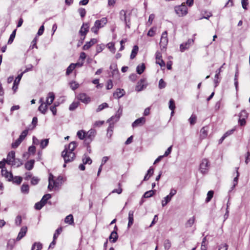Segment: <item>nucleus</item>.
<instances>
[{
    "label": "nucleus",
    "instance_id": "obj_1",
    "mask_svg": "<svg viewBox=\"0 0 250 250\" xmlns=\"http://www.w3.org/2000/svg\"><path fill=\"white\" fill-rule=\"evenodd\" d=\"M17 160L19 161V163L17 164V160L15 159V153L14 151H11L8 153L5 161L8 165L16 166L18 167L22 165L23 163L20 159H17Z\"/></svg>",
    "mask_w": 250,
    "mask_h": 250
},
{
    "label": "nucleus",
    "instance_id": "obj_2",
    "mask_svg": "<svg viewBox=\"0 0 250 250\" xmlns=\"http://www.w3.org/2000/svg\"><path fill=\"white\" fill-rule=\"evenodd\" d=\"M107 22V18L105 17L102 18L100 20H96L95 21L94 26L91 28V31L94 33L97 34L99 29L104 27Z\"/></svg>",
    "mask_w": 250,
    "mask_h": 250
},
{
    "label": "nucleus",
    "instance_id": "obj_3",
    "mask_svg": "<svg viewBox=\"0 0 250 250\" xmlns=\"http://www.w3.org/2000/svg\"><path fill=\"white\" fill-rule=\"evenodd\" d=\"M130 13H127L126 11L122 10L119 13L120 19L125 23L126 27L128 28L130 27Z\"/></svg>",
    "mask_w": 250,
    "mask_h": 250
},
{
    "label": "nucleus",
    "instance_id": "obj_4",
    "mask_svg": "<svg viewBox=\"0 0 250 250\" xmlns=\"http://www.w3.org/2000/svg\"><path fill=\"white\" fill-rule=\"evenodd\" d=\"M97 131L95 129L91 128L87 132H85V139L84 140V144H90L94 140Z\"/></svg>",
    "mask_w": 250,
    "mask_h": 250
},
{
    "label": "nucleus",
    "instance_id": "obj_5",
    "mask_svg": "<svg viewBox=\"0 0 250 250\" xmlns=\"http://www.w3.org/2000/svg\"><path fill=\"white\" fill-rule=\"evenodd\" d=\"M89 23H83L82 26L81 27V29L79 32V34L81 36V44H83L85 36L87 33L89 31Z\"/></svg>",
    "mask_w": 250,
    "mask_h": 250
},
{
    "label": "nucleus",
    "instance_id": "obj_6",
    "mask_svg": "<svg viewBox=\"0 0 250 250\" xmlns=\"http://www.w3.org/2000/svg\"><path fill=\"white\" fill-rule=\"evenodd\" d=\"M62 156L63 157L65 163H68L73 161L76 158V154L74 152H68L62 151Z\"/></svg>",
    "mask_w": 250,
    "mask_h": 250
},
{
    "label": "nucleus",
    "instance_id": "obj_7",
    "mask_svg": "<svg viewBox=\"0 0 250 250\" xmlns=\"http://www.w3.org/2000/svg\"><path fill=\"white\" fill-rule=\"evenodd\" d=\"M174 9L176 13L179 17L184 16L188 13V8L185 4H182L181 5L176 6Z\"/></svg>",
    "mask_w": 250,
    "mask_h": 250
},
{
    "label": "nucleus",
    "instance_id": "obj_8",
    "mask_svg": "<svg viewBox=\"0 0 250 250\" xmlns=\"http://www.w3.org/2000/svg\"><path fill=\"white\" fill-rule=\"evenodd\" d=\"M209 163L208 159H204L200 165V170L203 174L208 173L209 167Z\"/></svg>",
    "mask_w": 250,
    "mask_h": 250
},
{
    "label": "nucleus",
    "instance_id": "obj_9",
    "mask_svg": "<svg viewBox=\"0 0 250 250\" xmlns=\"http://www.w3.org/2000/svg\"><path fill=\"white\" fill-rule=\"evenodd\" d=\"M76 97L79 101L85 104H88L91 101L90 97L84 93H79Z\"/></svg>",
    "mask_w": 250,
    "mask_h": 250
},
{
    "label": "nucleus",
    "instance_id": "obj_10",
    "mask_svg": "<svg viewBox=\"0 0 250 250\" xmlns=\"http://www.w3.org/2000/svg\"><path fill=\"white\" fill-rule=\"evenodd\" d=\"M168 43V38L167 31H164L163 32L159 44L161 47L163 48H166Z\"/></svg>",
    "mask_w": 250,
    "mask_h": 250
},
{
    "label": "nucleus",
    "instance_id": "obj_11",
    "mask_svg": "<svg viewBox=\"0 0 250 250\" xmlns=\"http://www.w3.org/2000/svg\"><path fill=\"white\" fill-rule=\"evenodd\" d=\"M78 146V143L75 141L71 142L68 146H64V149L63 151H66L68 152H74L73 151Z\"/></svg>",
    "mask_w": 250,
    "mask_h": 250
},
{
    "label": "nucleus",
    "instance_id": "obj_12",
    "mask_svg": "<svg viewBox=\"0 0 250 250\" xmlns=\"http://www.w3.org/2000/svg\"><path fill=\"white\" fill-rule=\"evenodd\" d=\"M194 42V39H188L187 42L180 44V48L181 52L189 48V46Z\"/></svg>",
    "mask_w": 250,
    "mask_h": 250
},
{
    "label": "nucleus",
    "instance_id": "obj_13",
    "mask_svg": "<svg viewBox=\"0 0 250 250\" xmlns=\"http://www.w3.org/2000/svg\"><path fill=\"white\" fill-rule=\"evenodd\" d=\"M2 176H4L8 181H12L13 179V175L11 172H8L7 169H2L1 170Z\"/></svg>",
    "mask_w": 250,
    "mask_h": 250
},
{
    "label": "nucleus",
    "instance_id": "obj_14",
    "mask_svg": "<svg viewBox=\"0 0 250 250\" xmlns=\"http://www.w3.org/2000/svg\"><path fill=\"white\" fill-rule=\"evenodd\" d=\"M145 122L146 119L144 117L139 118L133 122L132 124V126L133 127H136L138 126L142 125L145 123Z\"/></svg>",
    "mask_w": 250,
    "mask_h": 250
},
{
    "label": "nucleus",
    "instance_id": "obj_15",
    "mask_svg": "<svg viewBox=\"0 0 250 250\" xmlns=\"http://www.w3.org/2000/svg\"><path fill=\"white\" fill-rule=\"evenodd\" d=\"M146 79L145 78L141 79L137 83L135 87V90L137 91H142L145 87L144 83L146 82Z\"/></svg>",
    "mask_w": 250,
    "mask_h": 250
},
{
    "label": "nucleus",
    "instance_id": "obj_16",
    "mask_svg": "<svg viewBox=\"0 0 250 250\" xmlns=\"http://www.w3.org/2000/svg\"><path fill=\"white\" fill-rule=\"evenodd\" d=\"M125 91L123 89L118 88L116 91L114 92L113 96L115 98L120 99L125 95Z\"/></svg>",
    "mask_w": 250,
    "mask_h": 250
},
{
    "label": "nucleus",
    "instance_id": "obj_17",
    "mask_svg": "<svg viewBox=\"0 0 250 250\" xmlns=\"http://www.w3.org/2000/svg\"><path fill=\"white\" fill-rule=\"evenodd\" d=\"M97 41L96 39H91L89 42H87L83 46V49L84 50H88L91 46L97 42Z\"/></svg>",
    "mask_w": 250,
    "mask_h": 250
},
{
    "label": "nucleus",
    "instance_id": "obj_18",
    "mask_svg": "<svg viewBox=\"0 0 250 250\" xmlns=\"http://www.w3.org/2000/svg\"><path fill=\"white\" fill-rule=\"evenodd\" d=\"M27 228L26 227H23L21 229V230L18 234V235L16 238L17 241H19L22 239L26 234L27 232Z\"/></svg>",
    "mask_w": 250,
    "mask_h": 250
},
{
    "label": "nucleus",
    "instance_id": "obj_19",
    "mask_svg": "<svg viewBox=\"0 0 250 250\" xmlns=\"http://www.w3.org/2000/svg\"><path fill=\"white\" fill-rule=\"evenodd\" d=\"M128 222L127 225V228H129L133 225L134 222V211L129 210L128 212Z\"/></svg>",
    "mask_w": 250,
    "mask_h": 250
},
{
    "label": "nucleus",
    "instance_id": "obj_20",
    "mask_svg": "<svg viewBox=\"0 0 250 250\" xmlns=\"http://www.w3.org/2000/svg\"><path fill=\"white\" fill-rule=\"evenodd\" d=\"M55 99V95L53 92H49L46 98V103L48 105H50Z\"/></svg>",
    "mask_w": 250,
    "mask_h": 250
},
{
    "label": "nucleus",
    "instance_id": "obj_21",
    "mask_svg": "<svg viewBox=\"0 0 250 250\" xmlns=\"http://www.w3.org/2000/svg\"><path fill=\"white\" fill-rule=\"evenodd\" d=\"M118 238V235L116 230H113L111 232L109 239L111 242L115 243Z\"/></svg>",
    "mask_w": 250,
    "mask_h": 250
},
{
    "label": "nucleus",
    "instance_id": "obj_22",
    "mask_svg": "<svg viewBox=\"0 0 250 250\" xmlns=\"http://www.w3.org/2000/svg\"><path fill=\"white\" fill-rule=\"evenodd\" d=\"M225 64V63H223V64L216 71V74L215 75V79L214 80V83H215V87H216L218 83H219V81H217L216 79L219 78V75H220L221 72L222 71V68H223V66Z\"/></svg>",
    "mask_w": 250,
    "mask_h": 250
},
{
    "label": "nucleus",
    "instance_id": "obj_23",
    "mask_svg": "<svg viewBox=\"0 0 250 250\" xmlns=\"http://www.w3.org/2000/svg\"><path fill=\"white\" fill-rule=\"evenodd\" d=\"M34 163L35 161L34 160H30L27 161L25 164V168L28 170L32 169L34 167Z\"/></svg>",
    "mask_w": 250,
    "mask_h": 250
},
{
    "label": "nucleus",
    "instance_id": "obj_24",
    "mask_svg": "<svg viewBox=\"0 0 250 250\" xmlns=\"http://www.w3.org/2000/svg\"><path fill=\"white\" fill-rule=\"evenodd\" d=\"M195 221V216L190 218L185 223V227L186 228H190L193 225Z\"/></svg>",
    "mask_w": 250,
    "mask_h": 250
},
{
    "label": "nucleus",
    "instance_id": "obj_25",
    "mask_svg": "<svg viewBox=\"0 0 250 250\" xmlns=\"http://www.w3.org/2000/svg\"><path fill=\"white\" fill-rule=\"evenodd\" d=\"M139 48L137 45H134L133 47V49L132 50L130 58V59H133L135 58L136 56L137 55L138 52Z\"/></svg>",
    "mask_w": 250,
    "mask_h": 250
},
{
    "label": "nucleus",
    "instance_id": "obj_26",
    "mask_svg": "<svg viewBox=\"0 0 250 250\" xmlns=\"http://www.w3.org/2000/svg\"><path fill=\"white\" fill-rule=\"evenodd\" d=\"M82 161L83 164L85 165L87 164L90 165L92 162L91 159L89 157H88L87 155L85 153L84 154L83 156Z\"/></svg>",
    "mask_w": 250,
    "mask_h": 250
},
{
    "label": "nucleus",
    "instance_id": "obj_27",
    "mask_svg": "<svg viewBox=\"0 0 250 250\" xmlns=\"http://www.w3.org/2000/svg\"><path fill=\"white\" fill-rule=\"evenodd\" d=\"M145 68V65L144 63H143L141 64V65H138L137 66L136 72L138 74L141 75L144 72Z\"/></svg>",
    "mask_w": 250,
    "mask_h": 250
},
{
    "label": "nucleus",
    "instance_id": "obj_28",
    "mask_svg": "<svg viewBox=\"0 0 250 250\" xmlns=\"http://www.w3.org/2000/svg\"><path fill=\"white\" fill-rule=\"evenodd\" d=\"M63 180V177L62 176H59L56 180H53V184L55 187H58L60 184L62 183Z\"/></svg>",
    "mask_w": 250,
    "mask_h": 250
},
{
    "label": "nucleus",
    "instance_id": "obj_29",
    "mask_svg": "<svg viewBox=\"0 0 250 250\" xmlns=\"http://www.w3.org/2000/svg\"><path fill=\"white\" fill-rule=\"evenodd\" d=\"M42 248V244L40 242H35L32 246L31 250H41Z\"/></svg>",
    "mask_w": 250,
    "mask_h": 250
},
{
    "label": "nucleus",
    "instance_id": "obj_30",
    "mask_svg": "<svg viewBox=\"0 0 250 250\" xmlns=\"http://www.w3.org/2000/svg\"><path fill=\"white\" fill-rule=\"evenodd\" d=\"M80 105V102L79 101H74L69 107V109L70 111H73L75 110Z\"/></svg>",
    "mask_w": 250,
    "mask_h": 250
},
{
    "label": "nucleus",
    "instance_id": "obj_31",
    "mask_svg": "<svg viewBox=\"0 0 250 250\" xmlns=\"http://www.w3.org/2000/svg\"><path fill=\"white\" fill-rule=\"evenodd\" d=\"M155 190H150L146 191L143 196V198H147L152 197L155 193Z\"/></svg>",
    "mask_w": 250,
    "mask_h": 250
},
{
    "label": "nucleus",
    "instance_id": "obj_32",
    "mask_svg": "<svg viewBox=\"0 0 250 250\" xmlns=\"http://www.w3.org/2000/svg\"><path fill=\"white\" fill-rule=\"evenodd\" d=\"M64 221L66 223H68L69 225H72L74 223L73 216L72 214L67 215L64 219Z\"/></svg>",
    "mask_w": 250,
    "mask_h": 250
},
{
    "label": "nucleus",
    "instance_id": "obj_33",
    "mask_svg": "<svg viewBox=\"0 0 250 250\" xmlns=\"http://www.w3.org/2000/svg\"><path fill=\"white\" fill-rule=\"evenodd\" d=\"M47 105L48 104H45L43 105V104L42 103L39 107L38 109L43 114H45L46 112L47 109Z\"/></svg>",
    "mask_w": 250,
    "mask_h": 250
},
{
    "label": "nucleus",
    "instance_id": "obj_34",
    "mask_svg": "<svg viewBox=\"0 0 250 250\" xmlns=\"http://www.w3.org/2000/svg\"><path fill=\"white\" fill-rule=\"evenodd\" d=\"M29 187L28 184H23L21 187V192L27 194L29 193Z\"/></svg>",
    "mask_w": 250,
    "mask_h": 250
},
{
    "label": "nucleus",
    "instance_id": "obj_35",
    "mask_svg": "<svg viewBox=\"0 0 250 250\" xmlns=\"http://www.w3.org/2000/svg\"><path fill=\"white\" fill-rule=\"evenodd\" d=\"M113 128L114 125L110 124L107 129V136L108 138H110L112 136L113 131Z\"/></svg>",
    "mask_w": 250,
    "mask_h": 250
},
{
    "label": "nucleus",
    "instance_id": "obj_36",
    "mask_svg": "<svg viewBox=\"0 0 250 250\" xmlns=\"http://www.w3.org/2000/svg\"><path fill=\"white\" fill-rule=\"evenodd\" d=\"M77 135L81 140L85 139V131L83 130H79L77 133Z\"/></svg>",
    "mask_w": 250,
    "mask_h": 250
},
{
    "label": "nucleus",
    "instance_id": "obj_37",
    "mask_svg": "<svg viewBox=\"0 0 250 250\" xmlns=\"http://www.w3.org/2000/svg\"><path fill=\"white\" fill-rule=\"evenodd\" d=\"M49 143V139H45L41 140L40 142V147L42 149H44L48 145Z\"/></svg>",
    "mask_w": 250,
    "mask_h": 250
},
{
    "label": "nucleus",
    "instance_id": "obj_38",
    "mask_svg": "<svg viewBox=\"0 0 250 250\" xmlns=\"http://www.w3.org/2000/svg\"><path fill=\"white\" fill-rule=\"evenodd\" d=\"M16 31H17V29H15L13 31L12 33H11V34L10 36V37H9V40L7 42V44H10L13 42L15 38Z\"/></svg>",
    "mask_w": 250,
    "mask_h": 250
},
{
    "label": "nucleus",
    "instance_id": "obj_39",
    "mask_svg": "<svg viewBox=\"0 0 250 250\" xmlns=\"http://www.w3.org/2000/svg\"><path fill=\"white\" fill-rule=\"evenodd\" d=\"M110 69L111 70H112V75L115 74H118L119 73V71L118 70L117 65L116 64H112L111 65H110Z\"/></svg>",
    "mask_w": 250,
    "mask_h": 250
},
{
    "label": "nucleus",
    "instance_id": "obj_40",
    "mask_svg": "<svg viewBox=\"0 0 250 250\" xmlns=\"http://www.w3.org/2000/svg\"><path fill=\"white\" fill-rule=\"evenodd\" d=\"M207 127H203L200 130L201 137L202 138H206L208 135V130L207 129Z\"/></svg>",
    "mask_w": 250,
    "mask_h": 250
},
{
    "label": "nucleus",
    "instance_id": "obj_41",
    "mask_svg": "<svg viewBox=\"0 0 250 250\" xmlns=\"http://www.w3.org/2000/svg\"><path fill=\"white\" fill-rule=\"evenodd\" d=\"M75 67L74 66V63H71L69 66L67 68L66 71V75L68 76L75 69Z\"/></svg>",
    "mask_w": 250,
    "mask_h": 250
},
{
    "label": "nucleus",
    "instance_id": "obj_42",
    "mask_svg": "<svg viewBox=\"0 0 250 250\" xmlns=\"http://www.w3.org/2000/svg\"><path fill=\"white\" fill-rule=\"evenodd\" d=\"M171 198H172L171 197L169 196L168 195H167L166 197H165L164 198V200H163L162 201V207H164L165 206H166V205L171 201Z\"/></svg>",
    "mask_w": 250,
    "mask_h": 250
},
{
    "label": "nucleus",
    "instance_id": "obj_43",
    "mask_svg": "<svg viewBox=\"0 0 250 250\" xmlns=\"http://www.w3.org/2000/svg\"><path fill=\"white\" fill-rule=\"evenodd\" d=\"M214 191L213 190H209L207 193V197L206 199V202H209L213 196Z\"/></svg>",
    "mask_w": 250,
    "mask_h": 250
},
{
    "label": "nucleus",
    "instance_id": "obj_44",
    "mask_svg": "<svg viewBox=\"0 0 250 250\" xmlns=\"http://www.w3.org/2000/svg\"><path fill=\"white\" fill-rule=\"evenodd\" d=\"M22 180V178L21 177L16 176L13 178V179L12 181H13L14 183H16L17 185H20L21 183Z\"/></svg>",
    "mask_w": 250,
    "mask_h": 250
},
{
    "label": "nucleus",
    "instance_id": "obj_45",
    "mask_svg": "<svg viewBox=\"0 0 250 250\" xmlns=\"http://www.w3.org/2000/svg\"><path fill=\"white\" fill-rule=\"evenodd\" d=\"M44 205V203L41 200L35 204L34 208L37 210H40Z\"/></svg>",
    "mask_w": 250,
    "mask_h": 250
},
{
    "label": "nucleus",
    "instance_id": "obj_46",
    "mask_svg": "<svg viewBox=\"0 0 250 250\" xmlns=\"http://www.w3.org/2000/svg\"><path fill=\"white\" fill-rule=\"evenodd\" d=\"M108 106V105L107 103H104L99 105L98 107L96 109V112H100V111H102V110H103L105 108L107 107Z\"/></svg>",
    "mask_w": 250,
    "mask_h": 250
},
{
    "label": "nucleus",
    "instance_id": "obj_47",
    "mask_svg": "<svg viewBox=\"0 0 250 250\" xmlns=\"http://www.w3.org/2000/svg\"><path fill=\"white\" fill-rule=\"evenodd\" d=\"M15 244L14 240H8L7 244V248L9 250H12L14 247Z\"/></svg>",
    "mask_w": 250,
    "mask_h": 250
},
{
    "label": "nucleus",
    "instance_id": "obj_48",
    "mask_svg": "<svg viewBox=\"0 0 250 250\" xmlns=\"http://www.w3.org/2000/svg\"><path fill=\"white\" fill-rule=\"evenodd\" d=\"M28 133V129H25L21 133L19 138H20V140H21L22 141H23L25 139L26 136L27 135Z\"/></svg>",
    "mask_w": 250,
    "mask_h": 250
},
{
    "label": "nucleus",
    "instance_id": "obj_49",
    "mask_svg": "<svg viewBox=\"0 0 250 250\" xmlns=\"http://www.w3.org/2000/svg\"><path fill=\"white\" fill-rule=\"evenodd\" d=\"M22 141L21 140H20V138H18L17 140H16L15 142L12 144V147L13 148H17L21 144V143L22 142Z\"/></svg>",
    "mask_w": 250,
    "mask_h": 250
},
{
    "label": "nucleus",
    "instance_id": "obj_50",
    "mask_svg": "<svg viewBox=\"0 0 250 250\" xmlns=\"http://www.w3.org/2000/svg\"><path fill=\"white\" fill-rule=\"evenodd\" d=\"M40 180V179L38 177L33 176L31 178V184L33 186L37 185L39 183Z\"/></svg>",
    "mask_w": 250,
    "mask_h": 250
},
{
    "label": "nucleus",
    "instance_id": "obj_51",
    "mask_svg": "<svg viewBox=\"0 0 250 250\" xmlns=\"http://www.w3.org/2000/svg\"><path fill=\"white\" fill-rule=\"evenodd\" d=\"M62 228L60 227L58 228L56 230L55 232L53 235V238H54V239H57L58 236L60 235V234L62 232Z\"/></svg>",
    "mask_w": 250,
    "mask_h": 250
},
{
    "label": "nucleus",
    "instance_id": "obj_52",
    "mask_svg": "<svg viewBox=\"0 0 250 250\" xmlns=\"http://www.w3.org/2000/svg\"><path fill=\"white\" fill-rule=\"evenodd\" d=\"M164 246L165 250H168L171 247V242L170 240L166 239L164 242Z\"/></svg>",
    "mask_w": 250,
    "mask_h": 250
},
{
    "label": "nucleus",
    "instance_id": "obj_53",
    "mask_svg": "<svg viewBox=\"0 0 250 250\" xmlns=\"http://www.w3.org/2000/svg\"><path fill=\"white\" fill-rule=\"evenodd\" d=\"M51 198V195L50 194H46L43 195L42 199H41V201L43 202V203L45 205L48 200Z\"/></svg>",
    "mask_w": 250,
    "mask_h": 250
},
{
    "label": "nucleus",
    "instance_id": "obj_54",
    "mask_svg": "<svg viewBox=\"0 0 250 250\" xmlns=\"http://www.w3.org/2000/svg\"><path fill=\"white\" fill-rule=\"evenodd\" d=\"M207 239L206 237H204L203 239L201 247V250H207V243H206Z\"/></svg>",
    "mask_w": 250,
    "mask_h": 250
},
{
    "label": "nucleus",
    "instance_id": "obj_55",
    "mask_svg": "<svg viewBox=\"0 0 250 250\" xmlns=\"http://www.w3.org/2000/svg\"><path fill=\"white\" fill-rule=\"evenodd\" d=\"M69 84L70 85V87L71 88V89L73 90L77 89L79 86V83H77L75 81H72L70 83H69Z\"/></svg>",
    "mask_w": 250,
    "mask_h": 250
},
{
    "label": "nucleus",
    "instance_id": "obj_56",
    "mask_svg": "<svg viewBox=\"0 0 250 250\" xmlns=\"http://www.w3.org/2000/svg\"><path fill=\"white\" fill-rule=\"evenodd\" d=\"M169 108L171 111H172V112H173V110L175 108V102H174V101L172 99H171L169 100Z\"/></svg>",
    "mask_w": 250,
    "mask_h": 250
},
{
    "label": "nucleus",
    "instance_id": "obj_57",
    "mask_svg": "<svg viewBox=\"0 0 250 250\" xmlns=\"http://www.w3.org/2000/svg\"><path fill=\"white\" fill-rule=\"evenodd\" d=\"M239 118L247 119L248 117V113L245 110H242L239 113Z\"/></svg>",
    "mask_w": 250,
    "mask_h": 250
},
{
    "label": "nucleus",
    "instance_id": "obj_58",
    "mask_svg": "<svg viewBox=\"0 0 250 250\" xmlns=\"http://www.w3.org/2000/svg\"><path fill=\"white\" fill-rule=\"evenodd\" d=\"M107 46L112 52L115 53L116 48L115 47L114 43L112 42H109L107 44Z\"/></svg>",
    "mask_w": 250,
    "mask_h": 250
},
{
    "label": "nucleus",
    "instance_id": "obj_59",
    "mask_svg": "<svg viewBox=\"0 0 250 250\" xmlns=\"http://www.w3.org/2000/svg\"><path fill=\"white\" fill-rule=\"evenodd\" d=\"M166 86V83L163 80V79H161L160 80L159 82L158 87L160 89H163L165 88Z\"/></svg>",
    "mask_w": 250,
    "mask_h": 250
},
{
    "label": "nucleus",
    "instance_id": "obj_60",
    "mask_svg": "<svg viewBox=\"0 0 250 250\" xmlns=\"http://www.w3.org/2000/svg\"><path fill=\"white\" fill-rule=\"evenodd\" d=\"M78 12L80 15V16L81 17V18H83L85 17V15H86V10L84 8H80L79 9H78Z\"/></svg>",
    "mask_w": 250,
    "mask_h": 250
},
{
    "label": "nucleus",
    "instance_id": "obj_61",
    "mask_svg": "<svg viewBox=\"0 0 250 250\" xmlns=\"http://www.w3.org/2000/svg\"><path fill=\"white\" fill-rule=\"evenodd\" d=\"M123 107L122 105H120L118 111L116 112V116L119 119L123 113Z\"/></svg>",
    "mask_w": 250,
    "mask_h": 250
},
{
    "label": "nucleus",
    "instance_id": "obj_62",
    "mask_svg": "<svg viewBox=\"0 0 250 250\" xmlns=\"http://www.w3.org/2000/svg\"><path fill=\"white\" fill-rule=\"evenodd\" d=\"M189 121L191 125H194L196 121V116L194 115H192L189 119Z\"/></svg>",
    "mask_w": 250,
    "mask_h": 250
},
{
    "label": "nucleus",
    "instance_id": "obj_63",
    "mask_svg": "<svg viewBox=\"0 0 250 250\" xmlns=\"http://www.w3.org/2000/svg\"><path fill=\"white\" fill-rule=\"evenodd\" d=\"M241 4H242V7L245 10L248 9L247 6L249 4L248 0H241Z\"/></svg>",
    "mask_w": 250,
    "mask_h": 250
},
{
    "label": "nucleus",
    "instance_id": "obj_64",
    "mask_svg": "<svg viewBox=\"0 0 250 250\" xmlns=\"http://www.w3.org/2000/svg\"><path fill=\"white\" fill-rule=\"evenodd\" d=\"M155 34V29L154 28H151L147 32V36L149 37H153Z\"/></svg>",
    "mask_w": 250,
    "mask_h": 250
}]
</instances>
